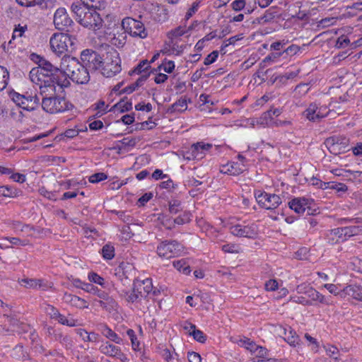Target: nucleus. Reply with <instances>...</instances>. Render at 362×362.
Masks as SVG:
<instances>
[{
	"instance_id": "28",
	"label": "nucleus",
	"mask_w": 362,
	"mask_h": 362,
	"mask_svg": "<svg viewBox=\"0 0 362 362\" xmlns=\"http://www.w3.org/2000/svg\"><path fill=\"white\" fill-rule=\"evenodd\" d=\"M266 209L272 210L277 208L281 204V198L275 194H268L267 197Z\"/></svg>"
},
{
	"instance_id": "16",
	"label": "nucleus",
	"mask_w": 362,
	"mask_h": 362,
	"mask_svg": "<svg viewBox=\"0 0 362 362\" xmlns=\"http://www.w3.org/2000/svg\"><path fill=\"white\" fill-rule=\"evenodd\" d=\"M313 202V199H306L305 197H296L288 202L291 209L293 210L296 214H303L306 209L310 211V205ZM309 214V211H308Z\"/></svg>"
},
{
	"instance_id": "49",
	"label": "nucleus",
	"mask_w": 362,
	"mask_h": 362,
	"mask_svg": "<svg viewBox=\"0 0 362 362\" xmlns=\"http://www.w3.org/2000/svg\"><path fill=\"white\" fill-rule=\"evenodd\" d=\"M107 176L103 173H98L92 175L89 177V182L92 183H97L100 181L106 180Z\"/></svg>"
},
{
	"instance_id": "60",
	"label": "nucleus",
	"mask_w": 362,
	"mask_h": 362,
	"mask_svg": "<svg viewBox=\"0 0 362 362\" xmlns=\"http://www.w3.org/2000/svg\"><path fill=\"white\" fill-rule=\"evenodd\" d=\"M199 2H197V1H195L192 4V7L186 13V15H185L186 21L189 20L193 16V14H194L197 11L198 8H199Z\"/></svg>"
},
{
	"instance_id": "25",
	"label": "nucleus",
	"mask_w": 362,
	"mask_h": 362,
	"mask_svg": "<svg viewBox=\"0 0 362 362\" xmlns=\"http://www.w3.org/2000/svg\"><path fill=\"white\" fill-rule=\"evenodd\" d=\"M341 292L357 300H362V288L357 285H349L341 290Z\"/></svg>"
},
{
	"instance_id": "2",
	"label": "nucleus",
	"mask_w": 362,
	"mask_h": 362,
	"mask_svg": "<svg viewBox=\"0 0 362 362\" xmlns=\"http://www.w3.org/2000/svg\"><path fill=\"white\" fill-rule=\"evenodd\" d=\"M62 72L66 80L71 79L80 84L87 83L90 80L89 71L83 63L76 58L64 54L60 62Z\"/></svg>"
},
{
	"instance_id": "56",
	"label": "nucleus",
	"mask_w": 362,
	"mask_h": 362,
	"mask_svg": "<svg viewBox=\"0 0 362 362\" xmlns=\"http://www.w3.org/2000/svg\"><path fill=\"white\" fill-rule=\"evenodd\" d=\"M245 170V167L240 166L238 163H233L230 165V168L228 169V171L231 175H239Z\"/></svg>"
},
{
	"instance_id": "44",
	"label": "nucleus",
	"mask_w": 362,
	"mask_h": 362,
	"mask_svg": "<svg viewBox=\"0 0 362 362\" xmlns=\"http://www.w3.org/2000/svg\"><path fill=\"white\" fill-rule=\"evenodd\" d=\"M189 334L192 335L195 340L201 343H204L206 339V337L203 332L199 329H196V328L192 330Z\"/></svg>"
},
{
	"instance_id": "26",
	"label": "nucleus",
	"mask_w": 362,
	"mask_h": 362,
	"mask_svg": "<svg viewBox=\"0 0 362 362\" xmlns=\"http://www.w3.org/2000/svg\"><path fill=\"white\" fill-rule=\"evenodd\" d=\"M173 267L184 274L188 275L191 272V269L187 259H181L173 262Z\"/></svg>"
},
{
	"instance_id": "27",
	"label": "nucleus",
	"mask_w": 362,
	"mask_h": 362,
	"mask_svg": "<svg viewBox=\"0 0 362 362\" xmlns=\"http://www.w3.org/2000/svg\"><path fill=\"white\" fill-rule=\"evenodd\" d=\"M187 108V98H181L175 103H173L170 107H169L168 111L170 113L175 112H183Z\"/></svg>"
},
{
	"instance_id": "61",
	"label": "nucleus",
	"mask_w": 362,
	"mask_h": 362,
	"mask_svg": "<svg viewBox=\"0 0 362 362\" xmlns=\"http://www.w3.org/2000/svg\"><path fill=\"white\" fill-rule=\"evenodd\" d=\"M350 43L349 39L344 35L339 37L337 40L336 46L338 48L345 47Z\"/></svg>"
},
{
	"instance_id": "12",
	"label": "nucleus",
	"mask_w": 362,
	"mask_h": 362,
	"mask_svg": "<svg viewBox=\"0 0 362 362\" xmlns=\"http://www.w3.org/2000/svg\"><path fill=\"white\" fill-rule=\"evenodd\" d=\"M230 233L238 237L254 238L257 235V226L255 223L247 226L237 224L230 228Z\"/></svg>"
},
{
	"instance_id": "32",
	"label": "nucleus",
	"mask_w": 362,
	"mask_h": 362,
	"mask_svg": "<svg viewBox=\"0 0 362 362\" xmlns=\"http://www.w3.org/2000/svg\"><path fill=\"white\" fill-rule=\"evenodd\" d=\"M101 332H102V334L105 337L110 339L111 341L115 342L116 344L121 343L122 339L115 332H113L110 328H109L107 326L104 325L103 327Z\"/></svg>"
},
{
	"instance_id": "17",
	"label": "nucleus",
	"mask_w": 362,
	"mask_h": 362,
	"mask_svg": "<svg viewBox=\"0 0 362 362\" xmlns=\"http://www.w3.org/2000/svg\"><path fill=\"white\" fill-rule=\"evenodd\" d=\"M100 350L103 354L115 357L123 362L127 360L126 356L122 353L120 349L113 344L107 343L101 346Z\"/></svg>"
},
{
	"instance_id": "37",
	"label": "nucleus",
	"mask_w": 362,
	"mask_h": 362,
	"mask_svg": "<svg viewBox=\"0 0 362 362\" xmlns=\"http://www.w3.org/2000/svg\"><path fill=\"white\" fill-rule=\"evenodd\" d=\"M21 283L26 288H36L37 287L40 288L42 286L41 280H36L33 279H23L21 281Z\"/></svg>"
},
{
	"instance_id": "43",
	"label": "nucleus",
	"mask_w": 362,
	"mask_h": 362,
	"mask_svg": "<svg viewBox=\"0 0 362 362\" xmlns=\"http://www.w3.org/2000/svg\"><path fill=\"white\" fill-rule=\"evenodd\" d=\"M325 144L330 153L334 155H338L346 151L344 149L341 148V147L338 146L336 144H334V141L327 143V139H326Z\"/></svg>"
},
{
	"instance_id": "24",
	"label": "nucleus",
	"mask_w": 362,
	"mask_h": 362,
	"mask_svg": "<svg viewBox=\"0 0 362 362\" xmlns=\"http://www.w3.org/2000/svg\"><path fill=\"white\" fill-rule=\"evenodd\" d=\"M279 15L276 11V7L272 6L267 9L264 15L257 18L256 21L259 24H266L272 22L276 17H278Z\"/></svg>"
},
{
	"instance_id": "47",
	"label": "nucleus",
	"mask_w": 362,
	"mask_h": 362,
	"mask_svg": "<svg viewBox=\"0 0 362 362\" xmlns=\"http://www.w3.org/2000/svg\"><path fill=\"white\" fill-rule=\"evenodd\" d=\"M88 279L90 281L93 282L95 284L103 286L104 284V279L99 276L98 274L95 272H90L88 274Z\"/></svg>"
},
{
	"instance_id": "57",
	"label": "nucleus",
	"mask_w": 362,
	"mask_h": 362,
	"mask_svg": "<svg viewBox=\"0 0 362 362\" xmlns=\"http://www.w3.org/2000/svg\"><path fill=\"white\" fill-rule=\"evenodd\" d=\"M246 5L245 0H235L231 4V7L235 11L243 10Z\"/></svg>"
},
{
	"instance_id": "33",
	"label": "nucleus",
	"mask_w": 362,
	"mask_h": 362,
	"mask_svg": "<svg viewBox=\"0 0 362 362\" xmlns=\"http://www.w3.org/2000/svg\"><path fill=\"white\" fill-rule=\"evenodd\" d=\"M27 30H28V25L26 24L16 25L15 28L13 30L12 38L9 41V44H11L13 40H15L17 38L23 37L25 31H27Z\"/></svg>"
},
{
	"instance_id": "34",
	"label": "nucleus",
	"mask_w": 362,
	"mask_h": 362,
	"mask_svg": "<svg viewBox=\"0 0 362 362\" xmlns=\"http://www.w3.org/2000/svg\"><path fill=\"white\" fill-rule=\"evenodd\" d=\"M334 141L341 148L346 151L349 146V139L345 136H332L327 139V143Z\"/></svg>"
},
{
	"instance_id": "13",
	"label": "nucleus",
	"mask_w": 362,
	"mask_h": 362,
	"mask_svg": "<svg viewBox=\"0 0 362 362\" xmlns=\"http://www.w3.org/2000/svg\"><path fill=\"white\" fill-rule=\"evenodd\" d=\"M32 56V59L35 60V58H36V63L38 64V66L35 67L34 69H39L40 70L39 71L40 73L47 74V75H52V74H56L57 75H63L62 72V68L60 66H55L49 61L39 55L33 54Z\"/></svg>"
},
{
	"instance_id": "50",
	"label": "nucleus",
	"mask_w": 362,
	"mask_h": 362,
	"mask_svg": "<svg viewBox=\"0 0 362 362\" xmlns=\"http://www.w3.org/2000/svg\"><path fill=\"white\" fill-rule=\"evenodd\" d=\"M267 193L259 192V194L255 193V198L258 204L263 208L266 209Z\"/></svg>"
},
{
	"instance_id": "55",
	"label": "nucleus",
	"mask_w": 362,
	"mask_h": 362,
	"mask_svg": "<svg viewBox=\"0 0 362 362\" xmlns=\"http://www.w3.org/2000/svg\"><path fill=\"white\" fill-rule=\"evenodd\" d=\"M44 0H16L18 4L21 6L30 7L35 5L41 4Z\"/></svg>"
},
{
	"instance_id": "3",
	"label": "nucleus",
	"mask_w": 362,
	"mask_h": 362,
	"mask_svg": "<svg viewBox=\"0 0 362 362\" xmlns=\"http://www.w3.org/2000/svg\"><path fill=\"white\" fill-rule=\"evenodd\" d=\"M71 8L76 21L83 27L94 31L102 28L103 20L98 12V9L85 6L78 2L73 3Z\"/></svg>"
},
{
	"instance_id": "35",
	"label": "nucleus",
	"mask_w": 362,
	"mask_h": 362,
	"mask_svg": "<svg viewBox=\"0 0 362 362\" xmlns=\"http://www.w3.org/2000/svg\"><path fill=\"white\" fill-rule=\"evenodd\" d=\"M82 5L95 9H101L105 7V2L104 0H81Z\"/></svg>"
},
{
	"instance_id": "21",
	"label": "nucleus",
	"mask_w": 362,
	"mask_h": 362,
	"mask_svg": "<svg viewBox=\"0 0 362 362\" xmlns=\"http://www.w3.org/2000/svg\"><path fill=\"white\" fill-rule=\"evenodd\" d=\"M212 145L210 144H204L203 142H198L191 146V151L194 158H202L206 151L210 149Z\"/></svg>"
},
{
	"instance_id": "29",
	"label": "nucleus",
	"mask_w": 362,
	"mask_h": 362,
	"mask_svg": "<svg viewBox=\"0 0 362 362\" xmlns=\"http://www.w3.org/2000/svg\"><path fill=\"white\" fill-rule=\"evenodd\" d=\"M284 339L291 345L295 346L296 344H298L300 341L299 337L296 334V332L291 329V327L287 330L284 329Z\"/></svg>"
},
{
	"instance_id": "52",
	"label": "nucleus",
	"mask_w": 362,
	"mask_h": 362,
	"mask_svg": "<svg viewBox=\"0 0 362 362\" xmlns=\"http://www.w3.org/2000/svg\"><path fill=\"white\" fill-rule=\"evenodd\" d=\"M127 333L131 339L133 349L135 350L139 349V342L137 340L134 331L133 329H129L127 330Z\"/></svg>"
},
{
	"instance_id": "14",
	"label": "nucleus",
	"mask_w": 362,
	"mask_h": 362,
	"mask_svg": "<svg viewBox=\"0 0 362 362\" xmlns=\"http://www.w3.org/2000/svg\"><path fill=\"white\" fill-rule=\"evenodd\" d=\"M298 293H303L306 298H310L311 300L319 301L321 303L329 305L330 302L317 291L307 284H300L296 288Z\"/></svg>"
},
{
	"instance_id": "51",
	"label": "nucleus",
	"mask_w": 362,
	"mask_h": 362,
	"mask_svg": "<svg viewBox=\"0 0 362 362\" xmlns=\"http://www.w3.org/2000/svg\"><path fill=\"white\" fill-rule=\"evenodd\" d=\"M149 64L150 62L148 60H143L137 65L134 71L137 74L146 72L148 68L150 67Z\"/></svg>"
},
{
	"instance_id": "45",
	"label": "nucleus",
	"mask_w": 362,
	"mask_h": 362,
	"mask_svg": "<svg viewBox=\"0 0 362 362\" xmlns=\"http://www.w3.org/2000/svg\"><path fill=\"white\" fill-rule=\"evenodd\" d=\"M158 12L159 14H157V16H154V20L156 21H165L168 19V11L164 7H158Z\"/></svg>"
},
{
	"instance_id": "62",
	"label": "nucleus",
	"mask_w": 362,
	"mask_h": 362,
	"mask_svg": "<svg viewBox=\"0 0 362 362\" xmlns=\"http://www.w3.org/2000/svg\"><path fill=\"white\" fill-rule=\"evenodd\" d=\"M267 349L263 346L257 345L255 348V356L258 358H264L267 356Z\"/></svg>"
},
{
	"instance_id": "8",
	"label": "nucleus",
	"mask_w": 362,
	"mask_h": 362,
	"mask_svg": "<svg viewBox=\"0 0 362 362\" xmlns=\"http://www.w3.org/2000/svg\"><path fill=\"white\" fill-rule=\"evenodd\" d=\"M121 27L122 30L129 33L132 37H139L144 39L148 36V32L144 23L134 18L130 17L124 18L122 21Z\"/></svg>"
},
{
	"instance_id": "19",
	"label": "nucleus",
	"mask_w": 362,
	"mask_h": 362,
	"mask_svg": "<svg viewBox=\"0 0 362 362\" xmlns=\"http://www.w3.org/2000/svg\"><path fill=\"white\" fill-rule=\"evenodd\" d=\"M63 300L71 305V306L76 307L77 308H88L87 302L80 297L72 295L71 293H65L63 296Z\"/></svg>"
},
{
	"instance_id": "64",
	"label": "nucleus",
	"mask_w": 362,
	"mask_h": 362,
	"mask_svg": "<svg viewBox=\"0 0 362 362\" xmlns=\"http://www.w3.org/2000/svg\"><path fill=\"white\" fill-rule=\"evenodd\" d=\"M187 357L189 362H201L202 361L200 355L194 351L189 352Z\"/></svg>"
},
{
	"instance_id": "46",
	"label": "nucleus",
	"mask_w": 362,
	"mask_h": 362,
	"mask_svg": "<svg viewBox=\"0 0 362 362\" xmlns=\"http://www.w3.org/2000/svg\"><path fill=\"white\" fill-rule=\"evenodd\" d=\"M330 234L338 237L337 242L339 241V240H341V241H344L346 240L345 234H344V227L337 228L332 229L330 231Z\"/></svg>"
},
{
	"instance_id": "40",
	"label": "nucleus",
	"mask_w": 362,
	"mask_h": 362,
	"mask_svg": "<svg viewBox=\"0 0 362 362\" xmlns=\"http://www.w3.org/2000/svg\"><path fill=\"white\" fill-rule=\"evenodd\" d=\"M125 33H124V31L121 33L117 32V36H116V34L114 33V37L112 38V43L117 47H123V45L125 44L127 38Z\"/></svg>"
},
{
	"instance_id": "18",
	"label": "nucleus",
	"mask_w": 362,
	"mask_h": 362,
	"mask_svg": "<svg viewBox=\"0 0 362 362\" xmlns=\"http://www.w3.org/2000/svg\"><path fill=\"white\" fill-rule=\"evenodd\" d=\"M84 286L83 291L96 295L100 298L107 300L109 304H111L112 308H113L115 301L112 298L109 297L105 291L98 289V287L91 284H88V285H85Z\"/></svg>"
},
{
	"instance_id": "41",
	"label": "nucleus",
	"mask_w": 362,
	"mask_h": 362,
	"mask_svg": "<svg viewBox=\"0 0 362 362\" xmlns=\"http://www.w3.org/2000/svg\"><path fill=\"white\" fill-rule=\"evenodd\" d=\"M103 257L106 259H112L115 257V248L109 244L105 245L102 248Z\"/></svg>"
},
{
	"instance_id": "36",
	"label": "nucleus",
	"mask_w": 362,
	"mask_h": 362,
	"mask_svg": "<svg viewBox=\"0 0 362 362\" xmlns=\"http://www.w3.org/2000/svg\"><path fill=\"white\" fill-rule=\"evenodd\" d=\"M330 189H334L339 197H341L343 194L348 190V187L341 182H332Z\"/></svg>"
},
{
	"instance_id": "58",
	"label": "nucleus",
	"mask_w": 362,
	"mask_h": 362,
	"mask_svg": "<svg viewBox=\"0 0 362 362\" xmlns=\"http://www.w3.org/2000/svg\"><path fill=\"white\" fill-rule=\"evenodd\" d=\"M180 202L177 200H174L173 202L169 203V211L173 214H176L178 213L180 209Z\"/></svg>"
},
{
	"instance_id": "7",
	"label": "nucleus",
	"mask_w": 362,
	"mask_h": 362,
	"mask_svg": "<svg viewBox=\"0 0 362 362\" xmlns=\"http://www.w3.org/2000/svg\"><path fill=\"white\" fill-rule=\"evenodd\" d=\"M184 247L175 240H165L159 243L156 252L159 257L170 259L181 255Z\"/></svg>"
},
{
	"instance_id": "30",
	"label": "nucleus",
	"mask_w": 362,
	"mask_h": 362,
	"mask_svg": "<svg viewBox=\"0 0 362 362\" xmlns=\"http://www.w3.org/2000/svg\"><path fill=\"white\" fill-rule=\"evenodd\" d=\"M54 340L59 341L63 346H65L66 349H69L73 346V341L71 337L68 335H64L62 332H57V334H54Z\"/></svg>"
},
{
	"instance_id": "1",
	"label": "nucleus",
	"mask_w": 362,
	"mask_h": 362,
	"mask_svg": "<svg viewBox=\"0 0 362 362\" xmlns=\"http://www.w3.org/2000/svg\"><path fill=\"white\" fill-rule=\"evenodd\" d=\"M40 71L39 69H32L29 76L31 81L38 86L40 94L42 97L55 95L57 86L63 89L69 87L71 84L64 75H57L56 74L47 75V74L40 73Z\"/></svg>"
},
{
	"instance_id": "53",
	"label": "nucleus",
	"mask_w": 362,
	"mask_h": 362,
	"mask_svg": "<svg viewBox=\"0 0 362 362\" xmlns=\"http://www.w3.org/2000/svg\"><path fill=\"white\" fill-rule=\"evenodd\" d=\"M326 352L327 354V355L332 358L334 360H337L338 359V356L339 355V349L334 346H328L327 348L326 349Z\"/></svg>"
},
{
	"instance_id": "42",
	"label": "nucleus",
	"mask_w": 362,
	"mask_h": 362,
	"mask_svg": "<svg viewBox=\"0 0 362 362\" xmlns=\"http://www.w3.org/2000/svg\"><path fill=\"white\" fill-rule=\"evenodd\" d=\"M0 195L8 197H15L18 195V192L16 189L8 186L0 187Z\"/></svg>"
},
{
	"instance_id": "6",
	"label": "nucleus",
	"mask_w": 362,
	"mask_h": 362,
	"mask_svg": "<svg viewBox=\"0 0 362 362\" xmlns=\"http://www.w3.org/2000/svg\"><path fill=\"white\" fill-rule=\"evenodd\" d=\"M72 104L64 97L54 95L43 96L42 100V109L49 113L55 114L71 109Z\"/></svg>"
},
{
	"instance_id": "48",
	"label": "nucleus",
	"mask_w": 362,
	"mask_h": 362,
	"mask_svg": "<svg viewBox=\"0 0 362 362\" xmlns=\"http://www.w3.org/2000/svg\"><path fill=\"white\" fill-rule=\"evenodd\" d=\"M115 107L119 108L122 112H127L132 108V104L129 101L121 100L115 105Z\"/></svg>"
},
{
	"instance_id": "20",
	"label": "nucleus",
	"mask_w": 362,
	"mask_h": 362,
	"mask_svg": "<svg viewBox=\"0 0 362 362\" xmlns=\"http://www.w3.org/2000/svg\"><path fill=\"white\" fill-rule=\"evenodd\" d=\"M134 281L139 291H141V298L151 295L152 291V280L151 279H146L143 281L136 279Z\"/></svg>"
},
{
	"instance_id": "11",
	"label": "nucleus",
	"mask_w": 362,
	"mask_h": 362,
	"mask_svg": "<svg viewBox=\"0 0 362 362\" xmlns=\"http://www.w3.org/2000/svg\"><path fill=\"white\" fill-rule=\"evenodd\" d=\"M339 222L341 224L348 223L352 224L344 227L345 239L362 234V217L341 218Z\"/></svg>"
},
{
	"instance_id": "23",
	"label": "nucleus",
	"mask_w": 362,
	"mask_h": 362,
	"mask_svg": "<svg viewBox=\"0 0 362 362\" xmlns=\"http://www.w3.org/2000/svg\"><path fill=\"white\" fill-rule=\"evenodd\" d=\"M141 291H139L135 283L133 284L132 291H122V296H124L128 303H134L141 300Z\"/></svg>"
},
{
	"instance_id": "5",
	"label": "nucleus",
	"mask_w": 362,
	"mask_h": 362,
	"mask_svg": "<svg viewBox=\"0 0 362 362\" xmlns=\"http://www.w3.org/2000/svg\"><path fill=\"white\" fill-rule=\"evenodd\" d=\"M76 37L66 33H55L50 40V47L53 52L59 56L74 49Z\"/></svg>"
},
{
	"instance_id": "22",
	"label": "nucleus",
	"mask_w": 362,
	"mask_h": 362,
	"mask_svg": "<svg viewBox=\"0 0 362 362\" xmlns=\"http://www.w3.org/2000/svg\"><path fill=\"white\" fill-rule=\"evenodd\" d=\"M317 106L316 104L311 103L308 107L303 112V116L308 120L312 122H318L321 118L323 117L320 112H317Z\"/></svg>"
},
{
	"instance_id": "10",
	"label": "nucleus",
	"mask_w": 362,
	"mask_h": 362,
	"mask_svg": "<svg viewBox=\"0 0 362 362\" xmlns=\"http://www.w3.org/2000/svg\"><path fill=\"white\" fill-rule=\"evenodd\" d=\"M81 59L87 71H97L100 69L103 54L92 49H85L81 54Z\"/></svg>"
},
{
	"instance_id": "4",
	"label": "nucleus",
	"mask_w": 362,
	"mask_h": 362,
	"mask_svg": "<svg viewBox=\"0 0 362 362\" xmlns=\"http://www.w3.org/2000/svg\"><path fill=\"white\" fill-rule=\"evenodd\" d=\"M121 59L117 51L110 47L103 54V59L100 66V73L105 77H112L121 71Z\"/></svg>"
},
{
	"instance_id": "9",
	"label": "nucleus",
	"mask_w": 362,
	"mask_h": 362,
	"mask_svg": "<svg viewBox=\"0 0 362 362\" xmlns=\"http://www.w3.org/2000/svg\"><path fill=\"white\" fill-rule=\"evenodd\" d=\"M12 100L21 108L27 111H33L40 105V98L37 95H25L18 93L11 94Z\"/></svg>"
},
{
	"instance_id": "31",
	"label": "nucleus",
	"mask_w": 362,
	"mask_h": 362,
	"mask_svg": "<svg viewBox=\"0 0 362 362\" xmlns=\"http://www.w3.org/2000/svg\"><path fill=\"white\" fill-rule=\"evenodd\" d=\"M76 332L84 341H96L98 340V334L95 332L89 334L83 329H78Z\"/></svg>"
},
{
	"instance_id": "63",
	"label": "nucleus",
	"mask_w": 362,
	"mask_h": 362,
	"mask_svg": "<svg viewBox=\"0 0 362 362\" xmlns=\"http://www.w3.org/2000/svg\"><path fill=\"white\" fill-rule=\"evenodd\" d=\"M299 51V47L297 45H291L287 48H286L281 53L283 55L286 54V55H294Z\"/></svg>"
},
{
	"instance_id": "39",
	"label": "nucleus",
	"mask_w": 362,
	"mask_h": 362,
	"mask_svg": "<svg viewBox=\"0 0 362 362\" xmlns=\"http://www.w3.org/2000/svg\"><path fill=\"white\" fill-rule=\"evenodd\" d=\"M8 77L9 74L7 69L0 66V91L6 87Z\"/></svg>"
},
{
	"instance_id": "15",
	"label": "nucleus",
	"mask_w": 362,
	"mask_h": 362,
	"mask_svg": "<svg viewBox=\"0 0 362 362\" xmlns=\"http://www.w3.org/2000/svg\"><path fill=\"white\" fill-rule=\"evenodd\" d=\"M73 23L64 8H59L54 15V24L59 30H64Z\"/></svg>"
},
{
	"instance_id": "38",
	"label": "nucleus",
	"mask_w": 362,
	"mask_h": 362,
	"mask_svg": "<svg viewBox=\"0 0 362 362\" xmlns=\"http://www.w3.org/2000/svg\"><path fill=\"white\" fill-rule=\"evenodd\" d=\"M240 346H244L246 349L250 351L251 353H255V348L257 344L255 341L247 337H243L239 341Z\"/></svg>"
},
{
	"instance_id": "59",
	"label": "nucleus",
	"mask_w": 362,
	"mask_h": 362,
	"mask_svg": "<svg viewBox=\"0 0 362 362\" xmlns=\"http://www.w3.org/2000/svg\"><path fill=\"white\" fill-rule=\"evenodd\" d=\"M218 56V51H213L211 53L208 54L206 57L204 59V64L209 65L216 62L217 57Z\"/></svg>"
},
{
	"instance_id": "54",
	"label": "nucleus",
	"mask_w": 362,
	"mask_h": 362,
	"mask_svg": "<svg viewBox=\"0 0 362 362\" xmlns=\"http://www.w3.org/2000/svg\"><path fill=\"white\" fill-rule=\"evenodd\" d=\"M281 113V111L280 109H278V108L270 109L269 110H268L262 114V116L260 118V119H267V118L272 119V115L279 116Z\"/></svg>"
}]
</instances>
